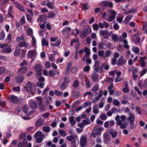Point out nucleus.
Returning <instances> with one entry per match:
<instances>
[{
    "label": "nucleus",
    "instance_id": "20",
    "mask_svg": "<svg viewBox=\"0 0 147 147\" xmlns=\"http://www.w3.org/2000/svg\"><path fill=\"white\" fill-rule=\"evenodd\" d=\"M109 133L110 135L112 136V137L113 138L116 137L117 135V132L116 131L113 132L112 129H110L109 130Z\"/></svg>",
    "mask_w": 147,
    "mask_h": 147
},
{
    "label": "nucleus",
    "instance_id": "29",
    "mask_svg": "<svg viewBox=\"0 0 147 147\" xmlns=\"http://www.w3.org/2000/svg\"><path fill=\"white\" fill-rule=\"evenodd\" d=\"M34 53V51L32 50L30 51L28 53V57L31 58L33 56Z\"/></svg>",
    "mask_w": 147,
    "mask_h": 147
},
{
    "label": "nucleus",
    "instance_id": "9",
    "mask_svg": "<svg viewBox=\"0 0 147 147\" xmlns=\"http://www.w3.org/2000/svg\"><path fill=\"white\" fill-rule=\"evenodd\" d=\"M13 3L18 9L22 11H24V7L21 5L19 3L15 1Z\"/></svg>",
    "mask_w": 147,
    "mask_h": 147
},
{
    "label": "nucleus",
    "instance_id": "44",
    "mask_svg": "<svg viewBox=\"0 0 147 147\" xmlns=\"http://www.w3.org/2000/svg\"><path fill=\"white\" fill-rule=\"evenodd\" d=\"M123 42L125 44L123 46L126 49H128L129 48V46L127 45V42L126 40H123Z\"/></svg>",
    "mask_w": 147,
    "mask_h": 147
},
{
    "label": "nucleus",
    "instance_id": "64",
    "mask_svg": "<svg viewBox=\"0 0 147 147\" xmlns=\"http://www.w3.org/2000/svg\"><path fill=\"white\" fill-rule=\"evenodd\" d=\"M86 87L87 88H88L90 86V84L88 79H87L86 81Z\"/></svg>",
    "mask_w": 147,
    "mask_h": 147
},
{
    "label": "nucleus",
    "instance_id": "50",
    "mask_svg": "<svg viewBox=\"0 0 147 147\" xmlns=\"http://www.w3.org/2000/svg\"><path fill=\"white\" fill-rule=\"evenodd\" d=\"M98 75L96 74H94L92 77V78L93 80L94 81H96L98 79Z\"/></svg>",
    "mask_w": 147,
    "mask_h": 147
},
{
    "label": "nucleus",
    "instance_id": "59",
    "mask_svg": "<svg viewBox=\"0 0 147 147\" xmlns=\"http://www.w3.org/2000/svg\"><path fill=\"white\" fill-rule=\"evenodd\" d=\"M122 79V78H121L120 76H117L115 79V82H118L120 81Z\"/></svg>",
    "mask_w": 147,
    "mask_h": 147
},
{
    "label": "nucleus",
    "instance_id": "62",
    "mask_svg": "<svg viewBox=\"0 0 147 147\" xmlns=\"http://www.w3.org/2000/svg\"><path fill=\"white\" fill-rule=\"evenodd\" d=\"M90 69V66L88 65H87L86 67H84L83 68V70L85 71H88Z\"/></svg>",
    "mask_w": 147,
    "mask_h": 147
},
{
    "label": "nucleus",
    "instance_id": "5",
    "mask_svg": "<svg viewBox=\"0 0 147 147\" xmlns=\"http://www.w3.org/2000/svg\"><path fill=\"white\" fill-rule=\"evenodd\" d=\"M101 5L106 7H109L110 8H112L113 7V3L108 1H104L102 2Z\"/></svg>",
    "mask_w": 147,
    "mask_h": 147
},
{
    "label": "nucleus",
    "instance_id": "40",
    "mask_svg": "<svg viewBox=\"0 0 147 147\" xmlns=\"http://www.w3.org/2000/svg\"><path fill=\"white\" fill-rule=\"evenodd\" d=\"M18 45L21 47H28L26 43H25L24 41H23V42L20 43L18 44Z\"/></svg>",
    "mask_w": 147,
    "mask_h": 147
},
{
    "label": "nucleus",
    "instance_id": "30",
    "mask_svg": "<svg viewBox=\"0 0 147 147\" xmlns=\"http://www.w3.org/2000/svg\"><path fill=\"white\" fill-rule=\"evenodd\" d=\"M111 38L112 40L114 41H116L118 40L117 35L116 34H113Z\"/></svg>",
    "mask_w": 147,
    "mask_h": 147
},
{
    "label": "nucleus",
    "instance_id": "2",
    "mask_svg": "<svg viewBox=\"0 0 147 147\" xmlns=\"http://www.w3.org/2000/svg\"><path fill=\"white\" fill-rule=\"evenodd\" d=\"M45 136L40 131H38L34 135V137L36 139V142L37 143L42 142Z\"/></svg>",
    "mask_w": 147,
    "mask_h": 147
},
{
    "label": "nucleus",
    "instance_id": "11",
    "mask_svg": "<svg viewBox=\"0 0 147 147\" xmlns=\"http://www.w3.org/2000/svg\"><path fill=\"white\" fill-rule=\"evenodd\" d=\"M104 139L106 141H108L110 140V136L109 132H106L103 135Z\"/></svg>",
    "mask_w": 147,
    "mask_h": 147
},
{
    "label": "nucleus",
    "instance_id": "15",
    "mask_svg": "<svg viewBox=\"0 0 147 147\" xmlns=\"http://www.w3.org/2000/svg\"><path fill=\"white\" fill-rule=\"evenodd\" d=\"M71 29L69 27H67L64 28L62 31V33L63 34H68L71 31Z\"/></svg>",
    "mask_w": 147,
    "mask_h": 147
},
{
    "label": "nucleus",
    "instance_id": "53",
    "mask_svg": "<svg viewBox=\"0 0 147 147\" xmlns=\"http://www.w3.org/2000/svg\"><path fill=\"white\" fill-rule=\"evenodd\" d=\"M59 132L61 136H66L67 134V133L65 131L62 130H59Z\"/></svg>",
    "mask_w": 147,
    "mask_h": 147
},
{
    "label": "nucleus",
    "instance_id": "46",
    "mask_svg": "<svg viewBox=\"0 0 147 147\" xmlns=\"http://www.w3.org/2000/svg\"><path fill=\"white\" fill-rule=\"evenodd\" d=\"M99 86L98 84H96L94 85L93 88L92 89V91L95 92L98 89Z\"/></svg>",
    "mask_w": 147,
    "mask_h": 147
},
{
    "label": "nucleus",
    "instance_id": "55",
    "mask_svg": "<svg viewBox=\"0 0 147 147\" xmlns=\"http://www.w3.org/2000/svg\"><path fill=\"white\" fill-rule=\"evenodd\" d=\"M77 70V68L76 67H72L71 68V71L73 73H75Z\"/></svg>",
    "mask_w": 147,
    "mask_h": 147
},
{
    "label": "nucleus",
    "instance_id": "23",
    "mask_svg": "<svg viewBox=\"0 0 147 147\" xmlns=\"http://www.w3.org/2000/svg\"><path fill=\"white\" fill-rule=\"evenodd\" d=\"M129 115L128 118V120L130 121H132L133 122V121H134L135 117L134 115L131 113H129Z\"/></svg>",
    "mask_w": 147,
    "mask_h": 147
},
{
    "label": "nucleus",
    "instance_id": "12",
    "mask_svg": "<svg viewBox=\"0 0 147 147\" xmlns=\"http://www.w3.org/2000/svg\"><path fill=\"white\" fill-rule=\"evenodd\" d=\"M29 108L27 105H24L23 108V112L26 113V115L29 116L31 114V113L28 111Z\"/></svg>",
    "mask_w": 147,
    "mask_h": 147
},
{
    "label": "nucleus",
    "instance_id": "31",
    "mask_svg": "<svg viewBox=\"0 0 147 147\" xmlns=\"http://www.w3.org/2000/svg\"><path fill=\"white\" fill-rule=\"evenodd\" d=\"M42 130L43 131L48 133L50 131V127L48 126H44L42 127Z\"/></svg>",
    "mask_w": 147,
    "mask_h": 147
},
{
    "label": "nucleus",
    "instance_id": "49",
    "mask_svg": "<svg viewBox=\"0 0 147 147\" xmlns=\"http://www.w3.org/2000/svg\"><path fill=\"white\" fill-rule=\"evenodd\" d=\"M55 15L54 13L52 12H50L48 14V17L49 18H53L55 17Z\"/></svg>",
    "mask_w": 147,
    "mask_h": 147
},
{
    "label": "nucleus",
    "instance_id": "45",
    "mask_svg": "<svg viewBox=\"0 0 147 147\" xmlns=\"http://www.w3.org/2000/svg\"><path fill=\"white\" fill-rule=\"evenodd\" d=\"M128 125V123L127 122H125L124 123L120 125V127L121 129L125 128Z\"/></svg>",
    "mask_w": 147,
    "mask_h": 147
},
{
    "label": "nucleus",
    "instance_id": "1",
    "mask_svg": "<svg viewBox=\"0 0 147 147\" xmlns=\"http://www.w3.org/2000/svg\"><path fill=\"white\" fill-rule=\"evenodd\" d=\"M24 88L26 91L30 92L32 95L34 94L36 91V87L34 85H32L30 82H27Z\"/></svg>",
    "mask_w": 147,
    "mask_h": 147
},
{
    "label": "nucleus",
    "instance_id": "58",
    "mask_svg": "<svg viewBox=\"0 0 147 147\" xmlns=\"http://www.w3.org/2000/svg\"><path fill=\"white\" fill-rule=\"evenodd\" d=\"M136 111L137 113L139 114H141V110L140 108L139 107H136Z\"/></svg>",
    "mask_w": 147,
    "mask_h": 147
},
{
    "label": "nucleus",
    "instance_id": "4",
    "mask_svg": "<svg viewBox=\"0 0 147 147\" xmlns=\"http://www.w3.org/2000/svg\"><path fill=\"white\" fill-rule=\"evenodd\" d=\"M107 12L110 15L109 16L107 20L109 22H110L115 19L117 13L115 11L111 9L109 10Z\"/></svg>",
    "mask_w": 147,
    "mask_h": 147
},
{
    "label": "nucleus",
    "instance_id": "16",
    "mask_svg": "<svg viewBox=\"0 0 147 147\" xmlns=\"http://www.w3.org/2000/svg\"><path fill=\"white\" fill-rule=\"evenodd\" d=\"M86 139L85 137H82L80 140V144L82 147H83L86 142Z\"/></svg>",
    "mask_w": 147,
    "mask_h": 147
},
{
    "label": "nucleus",
    "instance_id": "42",
    "mask_svg": "<svg viewBox=\"0 0 147 147\" xmlns=\"http://www.w3.org/2000/svg\"><path fill=\"white\" fill-rule=\"evenodd\" d=\"M111 54V51H110L109 50L106 51L105 52V55L104 57V58L108 57Z\"/></svg>",
    "mask_w": 147,
    "mask_h": 147
},
{
    "label": "nucleus",
    "instance_id": "47",
    "mask_svg": "<svg viewBox=\"0 0 147 147\" xmlns=\"http://www.w3.org/2000/svg\"><path fill=\"white\" fill-rule=\"evenodd\" d=\"M55 94L56 96H61L62 95L63 92L56 90H55Z\"/></svg>",
    "mask_w": 147,
    "mask_h": 147
},
{
    "label": "nucleus",
    "instance_id": "32",
    "mask_svg": "<svg viewBox=\"0 0 147 147\" xmlns=\"http://www.w3.org/2000/svg\"><path fill=\"white\" fill-rule=\"evenodd\" d=\"M79 143L78 141V140H76V138H75L74 140L72 141L71 142V144L74 147L76 146V144H78Z\"/></svg>",
    "mask_w": 147,
    "mask_h": 147
},
{
    "label": "nucleus",
    "instance_id": "63",
    "mask_svg": "<svg viewBox=\"0 0 147 147\" xmlns=\"http://www.w3.org/2000/svg\"><path fill=\"white\" fill-rule=\"evenodd\" d=\"M27 34L28 35H31L32 33V30L30 28H29L27 31Z\"/></svg>",
    "mask_w": 147,
    "mask_h": 147
},
{
    "label": "nucleus",
    "instance_id": "36",
    "mask_svg": "<svg viewBox=\"0 0 147 147\" xmlns=\"http://www.w3.org/2000/svg\"><path fill=\"white\" fill-rule=\"evenodd\" d=\"M75 138L72 135L68 136L66 137L67 139L70 142L72 141L73 140H74Z\"/></svg>",
    "mask_w": 147,
    "mask_h": 147
},
{
    "label": "nucleus",
    "instance_id": "3",
    "mask_svg": "<svg viewBox=\"0 0 147 147\" xmlns=\"http://www.w3.org/2000/svg\"><path fill=\"white\" fill-rule=\"evenodd\" d=\"M103 128L101 127L98 126L94 128L93 132L90 135L94 138H95L97 135H100L101 132L103 130Z\"/></svg>",
    "mask_w": 147,
    "mask_h": 147
},
{
    "label": "nucleus",
    "instance_id": "18",
    "mask_svg": "<svg viewBox=\"0 0 147 147\" xmlns=\"http://www.w3.org/2000/svg\"><path fill=\"white\" fill-rule=\"evenodd\" d=\"M20 49L19 48V46H18L15 50L14 54L15 56H17L20 55Z\"/></svg>",
    "mask_w": 147,
    "mask_h": 147
},
{
    "label": "nucleus",
    "instance_id": "8",
    "mask_svg": "<svg viewBox=\"0 0 147 147\" xmlns=\"http://www.w3.org/2000/svg\"><path fill=\"white\" fill-rule=\"evenodd\" d=\"M10 98L11 102L14 104H17L18 101V99L17 96L14 95H11Z\"/></svg>",
    "mask_w": 147,
    "mask_h": 147
},
{
    "label": "nucleus",
    "instance_id": "22",
    "mask_svg": "<svg viewBox=\"0 0 147 147\" xmlns=\"http://www.w3.org/2000/svg\"><path fill=\"white\" fill-rule=\"evenodd\" d=\"M37 107V103L35 102H32L30 104V107L32 109L36 108Z\"/></svg>",
    "mask_w": 147,
    "mask_h": 147
},
{
    "label": "nucleus",
    "instance_id": "13",
    "mask_svg": "<svg viewBox=\"0 0 147 147\" xmlns=\"http://www.w3.org/2000/svg\"><path fill=\"white\" fill-rule=\"evenodd\" d=\"M27 70V69L26 67H22L18 70L17 73L19 74H24L26 72Z\"/></svg>",
    "mask_w": 147,
    "mask_h": 147
},
{
    "label": "nucleus",
    "instance_id": "21",
    "mask_svg": "<svg viewBox=\"0 0 147 147\" xmlns=\"http://www.w3.org/2000/svg\"><path fill=\"white\" fill-rule=\"evenodd\" d=\"M72 96L75 98H77L80 96L79 92L77 91H73L72 93Z\"/></svg>",
    "mask_w": 147,
    "mask_h": 147
},
{
    "label": "nucleus",
    "instance_id": "43",
    "mask_svg": "<svg viewBox=\"0 0 147 147\" xmlns=\"http://www.w3.org/2000/svg\"><path fill=\"white\" fill-rule=\"evenodd\" d=\"M102 92L100 90L99 93V95L96 97L95 99V101H98L101 97L102 95Z\"/></svg>",
    "mask_w": 147,
    "mask_h": 147
},
{
    "label": "nucleus",
    "instance_id": "10",
    "mask_svg": "<svg viewBox=\"0 0 147 147\" xmlns=\"http://www.w3.org/2000/svg\"><path fill=\"white\" fill-rule=\"evenodd\" d=\"M126 60L123 58V57H121L118 60L117 64L118 65H123L126 63Z\"/></svg>",
    "mask_w": 147,
    "mask_h": 147
},
{
    "label": "nucleus",
    "instance_id": "6",
    "mask_svg": "<svg viewBox=\"0 0 147 147\" xmlns=\"http://www.w3.org/2000/svg\"><path fill=\"white\" fill-rule=\"evenodd\" d=\"M15 80L17 83H21L24 81V77L22 75L19 74L16 77Z\"/></svg>",
    "mask_w": 147,
    "mask_h": 147
},
{
    "label": "nucleus",
    "instance_id": "28",
    "mask_svg": "<svg viewBox=\"0 0 147 147\" xmlns=\"http://www.w3.org/2000/svg\"><path fill=\"white\" fill-rule=\"evenodd\" d=\"M107 45L106 44L100 42L98 46V47L100 49H105V47H106Z\"/></svg>",
    "mask_w": 147,
    "mask_h": 147
},
{
    "label": "nucleus",
    "instance_id": "39",
    "mask_svg": "<svg viewBox=\"0 0 147 147\" xmlns=\"http://www.w3.org/2000/svg\"><path fill=\"white\" fill-rule=\"evenodd\" d=\"M82 122L84 125L89 124L90 123L89 119H88L83 120Z\"/></svg>",
    "mask_w": 147,
    "mask_h": 147
},
{
    "label": "nucleus",
    "instance_id": "14",
    "mask_svg": "<svg viewBox=\"0 0 147 147\" xmlns=\"http://www.w3.org/2000/svg\"><path fill=\"white\" fill-rule=\"evenodd\" d=\"M83 31L87 34H89L91 32V29L88 26H84L83 28Z\"/></svg>",
    "mask_w": 147,
    "mask_h": 147
},
{
    "label": "nucleus",
    "instance_id": "34",
    "mask_svg": "<svg viewBox=\"0 0 147 147\" xmlns=\"http://www.w3.org/2000/svg\"><path fill=\"white\" fill-rule=\"evenodd\" d=\"M42 43L43 45H46L48 46L49 45L48 41L45 38H43L42 40Z\"/></svg>",
    "mask_w": 147,
    "mask_h": 147
},
{
    "label": "nucleus",
    "instance_id": "26",
    "mask_svg": "<svg viewBox=\"0 0 147 147\" xmlns=\"http://www.w3.org/2000/svg\"><path fill=\"white\" fill-rule=\"evenodd\" d=\"M46 5L50 8L53 9L54 8V2H49L47 3Z\"/></svg>",
    "mask_w": 147,
    "mask_h": 147
},
{
    "label": "nucleus",
    "instance_id": "27",
    "mask_svg": "<svg viewBox=\"0 0 147 147\" xmlns=\"http://www.w3.org/2000/svg\"><path fill=\"white\" fill-rule=\"evenodd\" d=\"M74 117L73 116H71L70 117L69 120L70 122L71 123V126H73L76 123V122L74 120Z\"/></svg>",
    "mask_w": 147,
    "mask_h": 147
},
{
    "label": "nucleus",
    "instance_id": "52",
    "mask_svg": "<svg viewBox=\"0 0 147 147\" xmlns=\"http://www.w3.org/2000/svg\"><path fill=\"white\" fill-rule=\"evenodd\" d=\"M133 51L135 53H138L139 51V49L137 47H134L132 49Z\"/></svg>",
    "mask_w": 147,
    "mask_h": 147
},
{
    "label": "nucleus",
    "instance_id": "60",
    "mask_svg": "<svg viewBox=\"0 0 147 147\" xmlns=\"http://www.w3.org/2000/svg\"><path fill=\"white\" fill-rule=\"evenodd\" d=\"M93 28L94 30H97L98 28V26L97 24H94L93 25Z\"/></svg>",
    "mask_w": 147,
    "mask_h": 147
},
{
    "label": "nucleus",
    "instance_id": "38",
    "mask_svg": "<svg viewBox=\"0 0 147 147\" xmlns=\"http://www.w3.org/2000/svg\"><path fill=\"white\" fill-rule=\"evenodd\" d=\"M45 83L43 82H37L36 83V85L37 86L40 87L41 88H43L44 87Z\"/></svg>",
    "mask_w": 147,
    "mask_h": 147
},
{
    "label": "nucleus",
    "instance_id": "61",
    "mask_svg": "<svg viewBox=\"0 0 147 147\" xmlns=\"http://www.w3.org/2000/svg\"><path fill=\"white\" fill-rule=\"evenodd\" d=\"M114 79V77L109 78V77L107 79V80L110 83L112 84L113 81Z\"/></svg>",
    "mask_w": 147,
    "mask_h": 147
},
{
    "label": "nucleus",
    "instance_id": "56",
    "mask_svg": "<svg viewBox=\"0 0 147 147\" xmlns=\"http://www.w3.org/2000/svg\"><path fill=\"white\" fill-rule=\"evenodd\" d=\"M91 102H86L84 103L83 105L82 106L83 107H85L86 106L88 105H90L91 104Z\"/></svg>",
    "mask_w": 147,
    "mask_h": 147
},
{
    "label": "nucleus",
    "instance_id": "54",
    "mask_svg": "<svg viewBox=\"0 0 147 147\" xmlns=\"http://www.w3.org/2000/svg\"><path fill=\"white\" fill-rule=\"evenodd\" d=\"M49 75L51 76H54L56 74V73H54L53 70H50L49 71Z\"/></svg>",
    "mask_w": 147,
    "mask_h": 147
},
{
    "label": "nucleus",
    "instance_id": "25",
    "mask_svg": "<svg viewBox=\"0 0 147 147\" xmlns=\"http://www.w3.org/2000/svg\"><path fill=\"white\" fill-rule=\"evenodd\" d=\"M34 69L36 71H42V68L41 67V65L39 64H37L34 67Z\"/></svg>",
    "mask_w": 147,
    "mask_h": 147
},
{
    "label": "nucleus",
    "instance_id": "17",
    "mask_svg": "<svg viewBox=\"0 0 147 147\" xmlns=\"http://www.w3.org/2000/svg\"><path fill=\"white\" fill-rule=\"evenodd\" d=\"M64 82L63 83L60 88L61 90H63L65 88L66 83L67 82L66 80L68 79V77H65L64 78Z\"/></svg>",
    "mask_w": 147,
    "mask_h": 147
},
{
    "label": "nucleus",
    "instance_id": "35",
    "mask_svg": "<svg viewBox=\"0 0 147 147\" xmlns=\"http://www.w3.org/2000/svg\"><path fill=\"white\" fill-rule=\"evenodd\" d=\"M93 112L95 114H96L98 112V106L96 105L94 106L93 108Z\"/></svg>",
    "mask_w": 147,
    "mask_h": 147
},
{
    "label": "nucleus",
    "instance_id": "19",
    "mask_svg": "<svg viewBox=\"0 0 147 147\" xmlns=\"http://www.w3.org/2000/svg\"><path fill=\"white\" fill-rule=\"evenodd\" d=\"M44 121H43L41 119H38L36 122H35V125L37 126H40L43 123Z\"/></svg>",
    "mask_w": 147,
    "mask_h": 147
},
{
    "label": "nucleus",
    "instance_id": "51",
    "mask_svg": "<svg viewBox=\"0 0 147 147\" xmlns=\"http://www.w3.org/2000/svg\"><path fill=\"white\" fill-rule=\"evenodd\" d=\"M11 51V49L10 47H8L5 48L3 50V52H6L7 53H9Z\"/></svg>",
    "mask_w": 147,
    "mask_h": 147
},
{
    "label": "nucleus",
    "instance_id": "57",
    "mask_svg": "<svg viewBox=\"0 0 147 147\" xmlns=\"http://www.w3.org/2000/svg\"><path fill=\"white\" fill-rule=\"evenodd\" d=\"M98 55L100 57H102L104 55V51L102 50L99 51L98 53Z\"/></svg>",
    "mask_w": 147,
    "mask_h": 147
},
{
    "label": "nucleus",
    "instance_id": "48",
    "mask_svg": "<svg viewBox=\"0 0 147 147\" xmlns=\"http://www.w3.org/2000/svg\"><path fill=\"white\" fill-rule=\"evenodd\" d=\"M113 103L115 106H119V102L117 99H114L113 101Z\"/></svg>",
    "mask_w": 147,
    "mask_h": 147
},
{
    "label": "nucleus",
    "instance_id": "37",
    "mask_svg": "<svg viewBox=\"0 0 147 147\" xmlns=\"http://www.w3.org/2000/svg\"><path fill=\"white\" fill-rule=\"evenodd\" d=\"M6 69L4 67H0V74H2L6 72Z\"/></svg>",
    "mask_w": 147,
    "mask_h": 147
},
{
    "label": "nucleus",
    "instance_id": "33",
    "mask_svg": "<svg viewBox=\"0 0 147 147\" xmlns=\"http://www.w3.org/2000/svg\"><path fill=\"white\" fill-rule=\"evenodd\" d=\"M132 16L131 15H129L127 16L125 20V23H127L129 22L130 19L131 18Z\"/></svg>",
    "mask_w": 147,
    "mask_h": 147
},
{
    "label": "nucleus",
    "instance_id": "7",
    "mask_svg": "<svg viewBox=\"0 0 147 147\" xmlns=\"http://www.w3.org/2000/svg\"><path fill=\"white\" fill-rule=\"evenodd\" d=\"M100 35L103 36L104 38H107L109 37V34L107 30H105L104 31L102 30H100Z\"/></svg>",
    "mask_w": 147,
    "mask_h": 147
},
{
    "label": "nucleus",
    "instance_id": "41",
    "mask_svg": "<svg viewBox=\"0 0 147 147\" xmlns=\"http://www.w3.org/2000/svg\"><path fill=\"white\" fill-rule=\"evenodd\" d=\"M79 85V83L78 80H76L73 84L72 86L76 88Z\"/></svg>",
    "mask_w": 147,
    "mask_h": 147
},
{
    "label": "nucleus",
    "instance_id": "24",
    "mask_svg": "<svg viewBox=\"0 0 147 147\" xmlns=\"http://www.w3.org/2000/svg\"><path fill=\"white\" fill-rule=\"evenodd\" d=\"M47 17L44 14H43L40 16V18H38V20L40 21H44L47 19Z\"/></svg>",
    "mask_w": 147,
    "mask_h": 147
}]
</instances>
